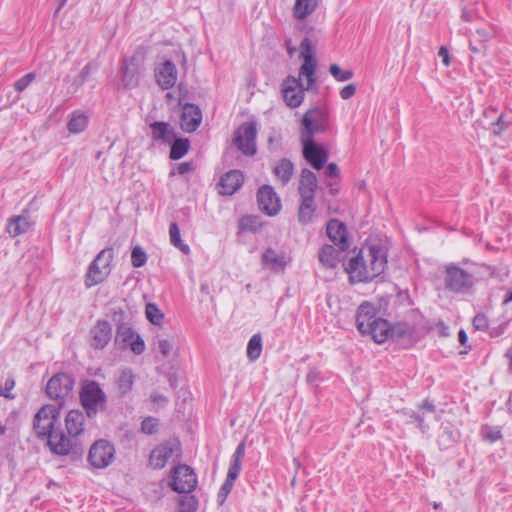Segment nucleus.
I'll list each match as a JSON object with an SVG mask.
<instances>
[{
  "instance_id": "cd10ccee",
  "label": "nucleus",
  "mask_w": 512,
  "mask_h": 512,
  "mask_svg": "<svg viewBox=\"0 0 512 512\" xmlns=\"http://www.w3.org/2000/svg\"><path fill=\"white\" fill-rule=\"evenodd\" d=\"M373 323L366 334L371 335L376 343L381 344L389 338L390 323L382 318H378Z\"/></svg>"
},
{
  "instance_id": "7c9ffc66",
  "label": "nucleus",
  "mask_w": 512,
  "mask_h": 512,
  "mask_svg": "<svg viewBox=\"0 0 512 512\" xmlns=\"http://www.w3.org/2000/svg\"><path fill=\"white\" fill-rule=\"evenodd\" d=\"M274 175L282 185H286L294 175L293 163L287 158L281 159L274 167Z\"/></svg>"
},
{
  "instance_id": "e2e57ef3",
  "label": "nucleus",
  "mask_w": 512,
  "mask_h": 512,
  "mask_svg": "<svg viewBox=\"0 0 512 512\" xmlns=\"http://www.w3.org/2000/svg\"><path fill=\"white\" fill-rule=\"evenodd\" d=\"M459 342L462 346H466V343L468 341L467 334L464 330H460L458 334Z\"/></svg>"
},
{
  "instance_id": "603ef678",
  "label": "nucleus",
  "mask_w": 512,
  "mask_h": 512,
  "mask_svg": "<svg viewBox=\"0 0 512 512\" xmlns=\"http://www.w3.org/2000/svg\"><path fill=\"white\" fill-rule=\"evenodd\" d=\"M356 93V86L354 84H348L340 90V97L343 100H348Z\"/></svg>"
},
{
  "instance_id": "6ab92c4d",
  "label": "nucleus",
  "mask_w": 512,
  "mask_h": 512,
  "mask_svg": "<svg viewBox=\"0 0 512 512\" xmlns=\"http://www.w3.org/2000/svg\"><path fill=\"white\" fill-rule=\"evenodd\" d=\"M155 78L162 89L173 87L177 81V68L175 64L166 60L155 70Z\"/></svg>"
},
{
  "instance_id": "a18cd8bd",
  "label": "nucleus",
  "mask_w": 512,
  "mask_h": 512,
  "mask_svg": "<svg viewBox=\"0 0 512 512\" xmlns=\"http://www.w3.org/2000/svg\"><path fill=\"white\" fill-rule=\"evenodd\" d=\"M147 261V255L140 246H135L131 252V263L135 268L142 267Z\"/></svg>"
},
{
  "instance_id": "bf43d9fd",
  "label": "nucleus",
  "mask_w": 512,
  "mask_h": 512,
  "mask_svg": "<svg viewBox=\"0 0 512 512\" xmlns=\"http://www.w3.org/2000/svg\"><path fill=\"white\" fill-rule=\"evenodd\" d=\"M439 55L442 57V62L445 66H448V48L446 46H441L439 49Z\"/></svg>"
},
{
  "instance_id": "6e6552de",
  "label": "nucleus",
  "mask_w": 512,
  "mask_h": 512,
  "mask_svg": "<svg viewBox=\"0 0 512 512\" xmlns=\"http://www.w3.org/2000/svg\"><path fill=\"white\" fill-rule=\"evenodd\" d=\"M301 137L314 138L317 133H324L328 128V112L321 108L308 110L302 118Z\"/></svg>"
},
{
  "instance_id": "f257e3e1",
  "label": "nucleus",
  "mask_w": 512,
  "mask_h": 512,
  "mask_svg": "<svg viewBox=\"0 0 512 512\" xmlns=\"http://www.w3.org/2000/svg\"><path fill=\"white\" fill-rule=\"evenodd\" d=\"M300 58L303 63L299 69V77L288 76L282 83V95L287 106L299 107L304 100L305 91L316 89V58L311 40L305 37L300 44Z\"/></svg>"
},
{
  "instance_id": "f704fd0d",
  "label": "nucleus",
  "mask_w": 512,
  "mask_h": 512,
  "mask_svg": "<svg viewBox=\"0 0 512 512\" xmlns=\"http://www.w3.org/2000/svg\"><path fill=\"white\" fill-rule=\"evenodd\" d=\"M87 124L88 117L83 112L75 111L71 114L67 128L71 133H80L84 131Z\"/></svg>"
},
{
  "instance_id": "5701e85b",
  "label": "nucleus",
  "mask_w": 512,
  "mask_h": 512,
  "mask_svg": "<svg viewBox=\"0 0 512 512\" xmlns=\"http://www.w3.org/2000/svg\"><path fill=\"white\" fill-rule=\"evenodd\" d=\"M92 335L91 346L103 349L111 340L112 329L107 321H98L90 331Z\"/></svg>"
},
{
  "instance_id": "774afa93",
  "label": "nucleus",
  "mask_w": 512,
  "mask_h": 512,
  "mask_svg": "<svg viewBox=\"0 0 512 512\" xmlns=\"http://www.w3.org/2000/svg\"><path fill=\"white\" fill-rule=\"evenodd\" d=\"M230 465H232L233 467L238 468L239 470H241L242 460H238V459L232 458V462H231Z\"/></svg>"
},
{
  "instance_id": "9b49d317",
  "label": "nucleus",
  "mask_w": 512,
  "mask_h": 512,
  "mask_svg": "<svg viewBox=\"0 0 512 512\" xmlns=\"http://www.w3.org/2000/svg\"><path fill=\"white\" fill-rule=\"evenodd\" d=\"M114 459L115 448L109 441L103 439L98 440L89 450L88 460L95 468H106L114 461Z\"/></svg>"
},
{
  "instance_id": "338daca9",
  "label": "nucleus",
  "mask_w": 512,
  "mask_h": 512,
  "mask_svg": "<svg viewBox=\"0 0 512 512\" xmlns=\"http://www.w3.org/2000/svg\"><path fill=\"white\" fill-rule=\"evenodd\" d=\"M501 437L500 431H495L487 435L492 442L498 440Z\"/></svg>"
},
{
  "instance_id": "13d9d810",
  "label": "nucleus",
  "mask_w": 512,
  "mask_h": 512,
  "mask_svg": "<svg viewBox=\"0 0 512 512\" xmlns=\"http://www.w3.org/2000/svg\"><path fill=\"white\" fill-rule=\"evenodd\" d=\"M339 170L338 166L335 163H329L326 168V175L328 177H336L338 176Z\"/></svg>"
},
{
  "instance_id": "052dcab7",
  "label": "nucleus",
  "mask_w": 512,
  "mask_h": 512,
  "mask_svg": "<svg viewBox=\"0 0 512 512\" xmlns=\"http://www.w3.org/2000/svg\"><path fill=\"white\" fill-rule=\"evenodd\" d=\"M241 470L238 468L233 467L232 465L229 466L227 477L231 480H236Z\"/></svg>"
},
{
  "instance_id": "20e7f679",
  "label": "nucleus",
  "mask_w": 512,
  "mask_h": 512,
  "mask_svg": "<svg viewBox=\"0 0 512 512\" xmlns=\"http://www.w3.org/2000/svg\"><path fill=\"white\" fill-rule=\"evenodd\" d=\"M59 417L60 409L55 405L47 404L42 406L33 418V431L36 437L42 440L46 439L52 453H54L53 437L60 432V430L55 428Z\"/></svg>"
},
{
  "instance_id": "9d476101",
  "label": "nucleus",
  "mask_w": 512,
  "mask_h": 512,
  "mask_svg": "<svg viewBox=\"0 0 512 512\" xmlns=\"http://www.w3.org/2000/svg\"><path fill=\"white\" fill-rule=\"evenodd\" d=\"M257 127L255 122H245L235 131L234 143L246 156L256 154Z\"/></svg>"
},
{
  "instance_id": "dca6fc26",
  "label": "nucleus",
  "mask_w": 512,
  "mask_h": 512,
  "mask_svg": "<svg viewBox=\"0 0 512 512\" xmlns=\"http://www.w3.org/2000/svg\"><path fill=\"white\" fill-rule=\"evenodd\" d=\"M474 285V276L469 271L450 265V291L468 292Z\"/></svg>"
},
{
  "instance_id": "b1692460",
  "label": "nucleus",
  "mask_w": 512,
  "mask_h": 512,
  "mask_svg": "<svg viewBox=\"0 0 512 512\" xmlns=\"http://www.w3.org/2000/svg\"><path fill=\"white\" fill-rule=\"evenodd\" d=\"M318 186L316 175L309 169L304 168L300 174L298 192L300 198L315 197V192Z\"/></svg>"
},
{
  "instance_id": "72a5a7b5",
  "label": "nucleus",
  "mask_w": 512,
  "mask_h": 512,
  "mask_svg": "<svg viewBox=\"0 0 512 512\" xmlns=\"http://www.w3.org/2000/svg\"><path fill=\"white\" fill-rule=\"evenodd\" d=\"M490 33L483 29H478L470 39V49L473 53H483L486 50V42L490 38Z\"/></svg>"
},
{
  "instance_id": "412c9836",
  "label": "nucleus",
  "mask_w": 512,
  "mask_h": 512,
  "mask_svg": "<svg viewBox=\"0 0 512 512\" xmlns=\"http://www.w3.org/2000/svg\"><path fill=\"white\" fill-rule=\"evenodd\" d=\"M377 319L376 309L372 304L364 302L358 307L356 324L361 334H366L368 329H371V326L374 324L373 322Z\"/></svg>"
},
{
  "instance_id": "a211bd4d",
  "label": "nucleus",
  "mask_w": 512,
  "mask_h": 512,
  "mask_svg": "<svg viewBox=\"0 0 512 512\" xmlns=\"http://www.w3.org/2000/svg\"><path fill=\"white\" fill-rule=\"evenodd\" d=\"M326 233L331 242L339 247L340 250H346L348 248L347 230L343 222L337 219H331L327 223Z\"/></svg>"
},
{
  "instance_id": "c756f323",
  "label": "nucleus",
  "mask_w": 512,
  "mask_h": 512,
  "mask_svg": "<svg viewBox=\"0 0 512 512\" xmlns=\"http://www.w3.org/2000/svg\"><path fill=\"white\" fill-rule=\"evenodd\" d=\"M135 376L130 368L120 370L116 379V385L120 396L127 395L133 387Z\"/></svg>"
},
{
  "instance_id": "6e6d98bb",
  "label": "nucleus",
  "mask_w": 512,
  "mask_h": 512,
  "mask_svg": "<svg viewBox=\"0 0 512 512\" xmlns=\"http://www.w3.org/2000/svg\"><path fill=\"white\" fill-rule=\"evenodd\" d=\"M192 169H193L192 162H183L177 166V173L180 175H183V174H186V173L192 171Z\"/></svg>"
},
{
  "instance_id": "c03bdc74",
  "label": "nucleus",
  "mask_w": 512,
  "mask_h": 512,
  "mask_svg": "<svg viewBox=\"0 0 512 512\" xmlns=\"http://www.w3.org/2000/svg\"><path fill=\"white\" fill-rule=\"evenodd\" d=\"M239 227L242 230L256 232L259 227V219L256 216H243L239 221Z\"/></svg>"
},
{
  "instance_id": "c85d7f7f",
  "label": "nucleus",
  "mask_w": 512,
  "mask_h": 512,
  "mask_svg": "<svg viewBox=\"0 0 512 512\" xmlns=\"http://www.w3.org/2000/svg\"><path fill=\"white\" fill-rule=\"evenodd\" d=\"M318 0H296L293 6V16L297 20H305L317 8Z\"/></svg>"
},
{
  "instance_id": "58836bf2",
  "label": "nucleus",
  "mask_w": 512,
  "mask_h": 512,
  "mask_svg": "<svg viewBox=\"0 0 512 512\" xmlns=\"http://www.w3.org/2000/svg\"><path fill=\"white\" fill-rule=\"evenodd\" d=\"M145 314L147 319L154 325H161L164 318V314L154 303H148L146 305Z\"/></svg>"
},
{
  "instance_id": "680f3d73",
  "label": "nucleus",
  "mask_w": 512,
  "mask_h": 512,
  "mask_svg": "<svg viewBox=\"0 0 512 512\" xmlns=\"http://www.w3.org/2000/svg\"><path fill=\"white\" fill-rule=\"evenodd\" d=\"M317 377L318 371L316 369H311L306 376V380L308 383L313 384L317 380Z\"/></svg>"
},
{
  "instance_id": "a878e982",
  "label": "nucleus",
  "mask_w": 512,
  "mask_h": 512,
  "mask_svg": "<svg viewBox=\"0 0 512 512\" xmlns=\"http://www.w3.org/2000/svg\"><path fill=\"white\" fill-rule=\"evenodd\" d=\"M262 263L266 268L275 273L284 271L286 266L284 255L270 248L263 253Z\"/></svg>"
},
{
  "instance_id": "09e8293b",
  "label": "nucleus",
  "mask_w": 512,
  "mask_h": 512,
  "mask_svg": "<svg viewBox=\"0 0 512 512\" xmlns=\"http://www.w3.org/2000/svg\"><path fill=\"white\" fill-rule=\"evenodd\" d=\"M492 125V133L495 136H500L509 125V122L504 120L503 114H500L496 117V121L491 123Z\"/></svg>"
},
{
  "instance_id": "4c0bfd02",
  "label": "nucleus",
  "mask_w": 512,
  "mask_h": 512,
  "mask_svg": "<svg viewBox=\"0 0 512 512\" xmlns=\"http://www.w3.org/2000/svg\"><path fill=\"white\" fill-rule=\"evenodd\" d=\"M262 351V338L260 334H255L251 337L247 345V357L251 361H255L260 357Z\"/></svg>"
},
{
  "instance_id": "49530a36",
  "label": "nucleus",
  "mask_w": 512,
  "mask_h": 512,
  "mask_svg": "<svg viewBox=\"0 0 512 512\" xmlns=\"http://www.w3.org/2000/svg\"><path fill=\"white\" fill-rule=\"evenodd\" d=\"M159 421L154 417H146L141 423V431L147 435H153L158 431Z\"/></svg>"
},
{
  "instance_id": "393cba45",
  "label": "nucleus",
  "mask_w": 512,
  "mask_h": 512,
  "mask_svg": "<svg viewBox=\"0 0 512 512\" xmlns=\"http://www.w3.org/2000/svg\"><path fill=\"white\" fill-rule=\"evenodd\" d=\"M316 212L315 197L300 198L297 218L301 225H307L313 222Z\"/></svg>"
},
{
  "instance_id": "0e129e2a",
  "label": "nucleus",
  "mask_w": 512,
  "mask_h": 512,
  "mask_svg": "<svg viewBox=\"0 0 512 512\" xmlns=\"http://www.w3.org/2000/svg\"><path fill=\"white\" fill-rule=\"evenodd\" d=\"M285 44H286V48H287V53H288V55H289L290 57H292V56L294 55L295 51H296V48H295L294 46H292V42H291V40H290V39H289V40H287Z\"/></svg>"
},
{
  "instance_id": "69168bd1",
  "label": "nucleus",
  "mask_w": 512,
  "mask_h": 512,
  "mask_svg": "<svg viewBox=\"0 0 512 512\" xmlns=\"http://www.w3.org/2000/svg\"><path fill=\"white\" fill-rule=\"evenodd\" d=\"M14 385H15V382H14V380H13V379H7V380L5 381V388H4L3 390H4L6 393H8V394H9V391H10L11 389H13Z\"/></svg>"
},
{
  "instance_id": "0eeeda50",
  "label": "nucleus",
  "mask_w": 512,
  "mask_h": 512,
  "mask_svg": "<svg viewBox=\"0 0 512 512\" xmlns=\"http://www.w3.org/2000/svg\"><path fill=\"white\" fill-rule=\"evenodd\" d=\"M113 249L101 250L96 258L89 265L86 273L85 285L89 288L104 281L110 274V263L113 259Z\"/></svg>"
},
{
  "instance_id": "864d4df0",
  "label": "nucleus",
  "mask_w": 512,
  "mask_h": 512,
  "mask_svg": "<svg viewBox=\"0 0 512 512\" xmlns=\"http://www.w3.org/2000/svg\"><path fill=\"white\" fill-rule=\"evenodd\" d=\"M473 325L477 330H485L488 327V321L482 314H478L473 319Z\"/></svg>"
},
{
  "instance_id": "f3484780",
  "label": "nucleus",
  "mask_w": 512,
  "mask_h": 512,
  "mask_svg": "<svg viewBox=\"0 0 512 512\" xmlns=\"http://www.w3.org/2000/svg\"><path fill=\"white\" fill-rule=\"evenodd\" d=\"M116 341L128 344L131 350L140 355L145 350V344L142 338L136 334L133 329L126 323H119L116 331Z\"/></svg>"
},
{
  "instance_id": "c9c22d12",
  "label": "nucleus",
  "mask_w": 512,
  "mask_h": 512,
  "mask_svg": "<svg viewBox=\"0 0 512 512\" xmlns=\"http://www.w3.org/2000/svg\"><path fill=\"white\" fill-rule=\"evenodd\" d=\"M169 237L170 242L174 247L178 248L185 255H188L190 253L189 246L181 240L180 230L176 222H172L170 224Z\"/></svg>"
},
{
  "instance_id": "423d86ee",
  "label": "nucleus",
  "mask_w": 512,
  "mask_h": 512,
  "mask_svg": "<svg viewBox=\"0 0 512 512\" xmlns=\"http://www.w3.org/2000/svg\"><path fill=\"white\" fill-rule=\"evenodd\" d=\"M80 402L90 418L106 405V395L95 381L86 382L80 391Z\"/></svg>"
},
{
  "instance_id": "f03ea898",
  "label": "nucleus",
  "mask_w": 512,
  "mask_h": 512,
  "mask_svg": "<svg viewBox=\"0 0 512 512\" xmlns=\"http://www.w3.org/2000/svg\"><path fill=\"white\" fill-rule=\"evenodd\" d=\"M344 266L351 282L372 281L385 271L387 251L379 244L363 247Z\"/></svg>"
},
{
  "instance_id": "1a4fd4ad",
  "label": "nucleus",
  "mask_w": 512,
  "mask_h": 512,
  "mask_svg": "<svg viewBox=\"0 0 512 512\" xmlns=\"http://www.w3.org/2000/svg\"><path fill=\"white\" fill-rule=\"evenodd\" d=\"M169 485L173 491L179 494H189L196 488V474L189 466L179 465L171 472Z\"/></svg>"
},
{
  "instance_id": "2f4dec72",
  "label": "nucleus",
  "mask_w": 512,
  "mask_h": 512,
  "mask_svg": "<svg viewBox=\"0 0 512 512\" xmlns=\"http://www.w3.org/2000/svg\"><path fill=\"white\" fill-rule=\"evenodd\" d=\"M150 128L152 137L155 140L169 142L174 137L173 130L170 128L168 123L156 121L150 125Z\"/></svg>"
},
{
  "instance_id": "4be33fe9",
  "label": "nucleus",
  "mask_w": 512,
  "mask_h": 512,
  "mask_svg": "<svg viewBox=\"0 0 512 512\" xmlns=\"http://www.w3.org/2000/svg\"><path fill=\"white\" fill-rule=\"evenodd\" d=\"M243 180V174L239 170L227 172L219 181V193L222 195L234 194L242 186Z\"/></svg>"
},
{
  "instance_id": "4d7b16f0",
  "label": "nucleus",
  "mask_w": 512,
  "mask_h": 512,
  "mask_svg": "<svg viewBox=\"0 0 512 512\" xmlns=\"http://www.w3.org/2000/svg\"><path fill=\"white\" fill-rule=\"evenodd\" d=\"M245 455V443L241 442L237 447L232 456L234 459L242 460Z\"/></svg>"
},
{
  "instance_id": "7ed1b4c3",
  "label": "nucleus",
  "mask_w": 512,
  "mask_h": 512,
  "mask_svg": "<svg viewBox=\"0 0 512 512\" xmlns=\"http://www.w3.org/2000/svg\"><path fill=\"white\" fill-rule=\"evenodd\" d=\"M85 415L80 410H71L65 417L66 433L60 430L52 440L54 454L65 456L70 453L81 455L83 446L80 442V436L84 433Z\"/></svg>"
},
{
  "instance_id": "473e14b6",
  "label": "nucleus",
  "mask_w": 512,
  "mask_h": 512,
  "mask_svg": "<svg viewBox=\"0 0 512 512\" xmlns=\"http://www.w3.org/2000/svg\"><path fill=\"white\" fill-rule=\"evenodd\" d=\"M29 221L26 216L20 215L15 218H12L7 224V232L12 237H16L25 233L29 228Z\"/></svg>"
},
{
  "instance_id": "a19ab883",
  "label": "nucleus",
  "mask_w": 512,
  "mask_h": 512,
  "mask_svg": "<svg viewBox=\"0 0 512 512\" xmlns=\"http://www.w3.org/2000/svg\"><path fill=\"white\" fill-rule=\"evenodd\" d=\"M179 510L178 512H195L197 509V500L192 495H184L179 498L178 501Z\"/></svg>"
},
{
  "instance_id": "37998d69",
  "label": "nucleus",
  "mask_w": 512,
  "mask_h": 512,
  "mask_svg": "<svg viewBox=\"0 0 512 512\" xmlns=\"http://www.w3.org/2000/svg\"><path fill=\"white\" fill-rule=\"evenodd\" d=\"M93 64L87 63L80 73L73 79L71 86L73 87V92H76L87 80L90 71L92 69Z\"/></svg>"
},
{
  "instance_id": "3c124183",
  "label": "nucleus",
  "mask_w": 512,
  "mask_h": 512,
  "mask_svg": "<svg viewBox=\"0 0 512 512\" xmlns=\"http://www.w3.org/2000/svg\"><path fill=\"white\" fill-rule=\"evenodd\" d=\"M158 350L163 357H168L173 349V343L169 339L158 338Z\"/></svg>"
},
{
  "instance_id": "5fc2aeb1",
  "label": "nucleus",
  "mask_w": 512,
  "mask_h": 512,
  "mask_svg": "<svg viewBox=\"0 0 512 512\" xmlns=\"http://www.w3.org/2000/svg\"><path fill=\"white\" fill-rule=\"evenodd\" d=\"M150 400L158 406H164L168 402L167 397L158 392L151 393Z\"/></svg>"
},
{
  "instance_id": "79ce46f5",
  "label": "nucleus",
  "mask_w": 512,
  "mask_h": 512,
  "mask_svg": "<svg viewBox=\"0 0 512 512\" xmlns=\"http://www.w3.org/2000/svg\"><path fill=\"white\" fill-rule=\"evenodd\" d=\"M329 72L334 77V79L339 82L348 81L354 75L353 71L342 70L337 64H331L329 67Z\"/></svg>"
},
{
  "instance_id": "ea45409f",
  "label": "nucleus",
  "mask_w": 512,
  "mask_h": 512,
  "mask_svg": "<svg viewBox=\"0 0 512 512\" xmlns=\"http://www.w3.org/2000/svg\"><path fill=\"white\" fill-rule=\"evenodd\" d=\"M412 333V329L407 324L399 323L395 326L390 325L389 338L393 339H402L407 336H410Z\"/></svg>"
},
{
  "instance_id": "ddd939ff",
  "label": "nucleus",
  "mask_w": 512,
  "mask_h": 512,
  "mask_svg": "<svg viewBox=\"0 0 512 512\" xmlns=\"http://www.w3.org/2000/svg\"><path fill=\"white\" fill-rule=\"evenodd\" d=\"M74 386L73 378L66 373H57L46 385L47 396L54 400H62L70 395Z\"/></svg>"
},
{
  "instance_id": "aec40b11",
  "label": "nucleus",
  "mask_w": 512,
  "mask_h": 512,
  "mask_svg": "<svg viewBox=\"0 0 512 512\" xmlns=\"http://www.w3.org/2000/svg\"><path fill=\"white\" fill-rule=\"evenodd\" d=\"M202 120V113L195 104L187 103L183 106L181 115V128L186 132L195 131Z\"/></svg>"
},
{
  "instance_id": "2eb2a0df",
  "label": "nucleus",
  "mask_w": 512,
  "mask_h": 512,
  "mask_svg": "<svg viewBox=\"0 0 512 512\" xmlns=\"http://www.w3.org/2000/svg\"><path fill=\"white\" fill-rule=\"evenodd\" d=\"M179 443L177 441H168L155 447L149 457V463L154 469L163 468L167 461L178 451Z\"/></svg>"
},
{
  "instance_id": "bb28decb",
  "label": "nucleus",
  "mask_w": 512,
  "mask_h": 512,
  "mask_svg": "<svg viewBox=\"0 0 512 512\" xmlns=\"http://www.w3.org/2000/svg\"><path fill=\"white\" fill-rule=\"evenodd\" d=\"M344 251L340 250L339 247L335 248L333 245L326 244L319 251V261L326 268H335L340 254Z\"/></svg>"
},
{
  "instance_id": "8fccbe9b",
  "label": "nucleus",
  "mask_w": 512,
  "mask_h": 512,
  "mask_svg": "<svg viewBox=\"0 0 512 512\" xmlns=\"http://www.w3.org/2000/svg\"><path fill=\"white\" fill-rule=\"evenodd\" d=\"M235 480H231L230 478L226 477L225 482L221 486L219 492H218V502L222 504L225 499L227 498L228 494L231 492Z\"/></svg>"
},
{
  "instance_id": "de8ad7c7",
  "label": "nucleus",
  "mask_w": 512,
  "mask_h": 512,
  "mask_svg": "<svg viewBox=\"0 0 512 512\" xmlns=\"http://www.w3.org/2000/svg\"><path fill=\"white\" fill-rule=\"evenodd\" d=\"M36 78V74L33 72L27 73L20 79H18L15 84L14 88L18 92L24 91Z\"/></svg>"
},
{
  "instance_id": "f8f14e48",
  "label": "nucleus",
  "mask_w": 512,
  "mask_h": 512,
  "mask_svg": "<svg viewBox=\"0 0 512 512\" xmlns=\"http://www.w3.org/2000/svg\"><path fill=\"white\" fill-rule=\"evenodd\" d=\"M301 142L304 159L310 163L314 169H322L328 160L329 155L327 150L316 143L314 138L301 137Z\"/></svg>"
},
{
  "instance_id": "4468645a",
  "label": "nucleus",
  "mask_w": 512,
  "mask_h": 512,
  "mask_svg": "<svg viewBox=\"0 0 512 512\" xmlns=\"http://www.w3.org/2000/svg\"><path fill=\"white\" fill-rule=\"evenodd\" d=\"M257 202L260 210L269 216H275L281 209V202L274 189L269 185L259 188Z\"/></svg>"
},
{
  "instance_id": "39448f33",
  "label": "nucleus",
  "mask_w": 512,
  "mask_h": 512,
  "mask_svg": "<svg viewBox=\"0 0 512 512\" xmlns=\"http://www.w3.org/2000/svg\"><path fill=\"white\" fill-rule=\"evenodd\" d=\"M146 50L139 46L129 59H123L120 68L121 82L126 89L136 88L144 71Z\"/></svg>"
},
{
  "instance_id": "e433bc0d",
  "label": "nucleus",
  "mask_w": 512,
  "mask_h": 512,
  "mask_svg": "<svg viewBox=\"0 0 512 512\" xmlns=\"http://www.w3.org/2000/svg\"><path fill=\"white\" fill-rule=\"evenodd\" d=\"M190 142L188 139L178 138L173 141L170 149V158L178 160L182 158L189 150Z\"/></svg>"
}]
</instances>
